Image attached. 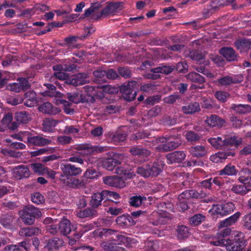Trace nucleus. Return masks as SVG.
Returning a JSON list of instances; mask_svg holds the SVG:
<instances>
[{
    "instance_id": "11",
    "label": "nucleus",
    "mask_w": 251,
    "mask_h": 251,
    "mask_svg": "<svg viewBox=\"0 0 251 251\" xmlns=\"http://www.w3.org/2000/svg\"><path fill=\"white\" fill-rule=\"evenodd\" d=\"M27 141L29 145L39 147L48 145L51 142L50 140L45 138L40 135L28 136L27 138Z\"/></svg>"
},
{
    "instance_id": "61",
    "label": "nucleus",
    "mask_w": 251,
    "mask_h": 251,
    "mask_svg": "<svg viewBox=\"0 0 251 251\" xmlns=\"http://www.w3.org/2000/svg\"><path fill=\"white\" fill-rule=\"evenodd\" d=\"M215 97L222 102H225L229 97V94L226 92L218 91L215 94Z\"/></svg>"
},
{
    "instance_id": "19",
    "label": "nucleus",
    "mask_w": 251,
    "mask_h": 251,
    "mask_svg": "<svg viewBox=\"0 0 251 251\" xmlns=\"http://www.w3.org/2000/svg\"><path fill=\"white\" fill-rule=\"evenodd\" d=\"M40 232L39 228L33 226L21 228L19 232V235L24 238H28L38 235Z\"/></svg>"
},
{
    "instance_id": "9",
    "label": "nucleus",
    "mask_w": 251,
    "mask_h": 251,
    "mask_svg": "<svg viewBox=\"0 0 251 251\" xmlns=\"http://www.w3.org/2000/svg\"><path fill=\"white\" fill-rule=\"evenodd\" d=\"M101 6V3L99 2L92 3L89 8L85 10L83 14L84 17H88L92 15V18L96 20H98L101 17H104V15H100L101 11L100 12L99 11Z\"/></svg>"
},
{
    "instance_id": "29",
    "label": "nucleus",
    "mask_w": 251,
    "mask_h": 251,
    "mask_svg": "<svg viewBox=\"0 0 251 251\" xmlns=\"http://www.w3.org/2000/svg\"><path fill=\"white\" fill-rule=\"evenodd\" d=\"M100 247L103 251H126L125 248L118 246L116 243L108 242H102Z\"/></svg>"
},
{
    "instance_id": "8",
    "label": "nucleus",
    "mask_w": 251,
    "mask_h": 251,
    "mask_svg": "<svg viewBox=\"0 0 251 251\" xmlns=\"http://www.w3.org/2000/svg\"><path fill=\"white\" fill-rule=\"evenodd\" d=\"M235 209V205L232 202H227L220 204L214 205L212 210L213 214L225 216L230 214Z\"/></svg>"
},
{
    "instance_id": "54",
    "label": "nucleus",
    "mask_w": 251,
    "mask_h": 251,
    "mask_svg": "<svg viewBox=\"0 0 251 251\" xmlns=\"http://www.w3.org/2000/svg\"><path fill=\"white\" fill-rule=\"evenodd\" d=\"M119 74L125 78H129L131 77V71L127 67H120L118 69Z\"/></svg>"
},
{
    "instance_id": "46",
    "label": "nucleus",
    "mask_w": 251,
    "mask_h": 251,
    "mask_svg": "<svg viewBox=\"0 0 251 251\" xmlns=\"http://www.w3.org/2000/svg\"><path fill=\"white\" fill-rule=\"evenodd\" d=\"M185 136L187 141L191 143L196 142L201 139L200 134L191 130L186 131Z\"/></svg>"
},
{
    "instance_id": "52",
    "label": "nucleus",
    "mask_w": 251,
    "mask_h": 251,
    "mask_svg": "<svg viewBox=\"0 0 251 251\" xmlns=\"http://www.w3.org/2000/svg\"><path fill=\"white\" fill-rule=\"evenodd\" d=\"M126 138V135L123 132L117 131L113 134L111 139L115 143L124 141Z\"/></svg>"
},
{
    "instance_id": "18",
    "label": "nucleus",
    "mask_w": 251,
    "mask_h": 251,
    "mask_svg": "<svg viewBox=\"0 0 251 251\" xmlns=\"http://www.w3.org/2000/svg\"><path fill=\"white\" fill-rule=\"evenodd\" d=\"M111 240L117 242L118 244H125L128 248L132 247L137 243L136 240L134 238L117 234H116V238L111 237Z\"/></svg>"
},
{
    "instance_id": "32",
    "label": "nucleus",
    "mask_w": 251,
    "mask_h": 251,
    "mask_svg": "<svg viewBox=\"0 0 251 251\" xmlns=\"http://www.w3.org/2000/svg\"><path fill=\"white\" fill-rule=\"evenodd\" d=\"M14 118L18 123L23 124H26L31 120L29 114L26 111L15 113Z\"/></svg>"
},
{
    "instance_id": "42",
    "label": "nucleus",
    "mask_w": 251,
    "mask_h": 251,
    "mask_svg": "<svg viewBox=\"0 0 251 251\" xmlns=\"http://www.w3.org/2000/svg\"><path fill=\"white\" fill-rule=\"evenodd\" d=\"M196 195L197 194L195 193V190H186L178 195V200H183L188 202V201L190 198L196 197Z\"/></svg>"
},
{
    "instance_id": "36",
    "label": "nucleus",
    "mask_w": 251,
    "mask_h": 251,
    "mask_svg": "<svg viewBox=\"0 0 251 251\" xmlns=\"http://www.w3.org/2000/svg\"><path fill=\"white\" fill-rule=\"evenodd\" d=\"M186 76L188 80L199 84H203L205 81V78L203 76L195 72L189 73Z\"/></svg>"
},
{
    "instance_id": "5",
    "label": "nucleus",
    "mask_w": 251,
    "mask_h": 251,
    "mask_svg": "<svg viewBox=\"0 0 251 251\" xmlns=\"http://www.w3.org/2000/svg\"><path fill=\"white\" fill-rule=\"evenodd\" d=\"M163 170L161 163L154 162L150 163L145 166L138 167L136 173L144 177L156 176Z\"/></svg>"
},
{
    "instance_id": "1",
    "label": "nucleus",
    "mask_w": 251,
    "mask_h": 251,
    "mask_svg": "<svg viewBox=\"0 0 251 251\" xmlns=\"http://www.w3.org/2000/svg\"><path fill=\"white\" fill-rule=\"evenodd\" d=\"M61 170L62 173L60 180L66 185L73 188H79L85 186L86 182L83 179L75 177L82 173L80 168L71 164H62Z\"/></svg>"
},
{
    "instance_id": "56",
    "label": "nucleus",
    "mask_w": 251,
    "mask_h": 251,
    "mask_svg": "<svg viewBox=\"0 0 251 251\" xmlns=\"http://www.w3.org/2000/svg\"><path fill=\"white\" fill-rule=\"evenodd\" d=\"M161 100V96L157 95L155 96H150L148 97L145 100L144 102L147 105H153L155 103H157Z\"/></svg>"
},
{
    "instance_id": "35",
    "label": "nucleus",
    "mask_w": 251,
    "mask_h": 251,
    "mask_svg": "<svg viewBox=\"0 0 251 251\" xmlns=\"http://www.w3.org/2000/svg\"><path fill=\"white\" fill-rule=\"evenodd\" d=\"M235 45L240 52H246L250 49L251 42L248 39H240L235 42Z\"/></svg>"
},
{
    "instance_id": "58",
    "label": "nucleus",
    "mask_w": 251,
    "mask_h": 251,
    "mask_svg": "<svg viewBox=\"0 0 251 251\" xmlns=\"http://www.w3.org/2000/svg\"><path fill=\"white\" fill-rule=\"evenodd\" d=\"M32 201L36 204H39L45 201L44 197L39 193H35L31 196Z\"/></svg>"
},
{
    "instance_id": "6",
    "label": "nucleus",
    "mask_w": 251,
    "mask_h": 251,
    "mask_svg": "<svg viewBox=\"0 0 251 251\" xmlns=\"http://www.w3.org/2000/svg\"><path fill=\"white\" fill-rule=\"evenodd\" d=\"M115 173L121 176H115L114 187L120 188H124L126 186V180L131 178L135 176L131 170L121 166H118L116 168Z\"/></svg>"
},
{
    "instance_id": "10",
    "label": "nucleus",
    "mask_w": 251,
    "mask_h": 251,
    "mask_svg": "<svg viewBox=\"0 0 251 251\" xmlns=\"http://www.w3.org/2000/svg\"><path fill=\"white\" fill-rule=\"evenodd\" d=\"M13 176L17 179H22L29 177L30 172L26 165H19L15 167L12 170Z\"/></svg>"
},
{
    "instance_id": "17",
    "label": "nucleus",
    "mask_w": 251,
    "mask_h": 251,
    "mask_svg": "<svg viewBox=\"0 0 251 251\" xmlns=\"http://www.w3.org/2000/svg\"><path fill=\"white\" fill-rule=\"evenodd\" d=\"M105 199L103 191L100 193H94L91 197L89 205L94 209L98 208L101 205L102 201H106Z\"/></svg>"
},
{
    "instance_id": "3",
    "label": "nucleus",
    "mask_w": 251,
    "mask_h": 251,
    "mask_svg": "<svg viewBox=\"0 0 251 251\" xmlns=\"http://www.w3.org/2000/svg\"><path fill=\"white\" fill-rule=\"evenodd\" d=\"M180 134L166 135L165 137L158 138L156 141L158 145L156 149L161 152L173 151L177 148L181 144Z\"/></svg>"
},
{
    "instance_id": "16",
    "label": "nucleus",
    "mask_w": 251,
    "mask_h": 251,
    "mask_svg": "<svg viewBox=\"0 0 251 251\" xmlns=\"http://www.w3.org/2000/svg\"><path fill=\"white\" fill-rule=\"evenodd\" d=\"M185 157L186 154L184 151H175L166 155L168 163L169 164L180 163Z\"/></svg>"
},
{
    "instance_id": "21",
    "label": "nucleus",
    "mask_w": 251,
    "mask_h": 251,
    "mask_svg": "<svg viewBox=\"0 0 251 251\" xmlns=\"http://www.w3.org/2000/svg\"><path fill=\"white\" fill-rule=\"evenodd\" d=\"M190 154L198 158L203 157L206 155L207 150L203 145H196L191 147L189 149Z\"/></svg>"
},
{
    "instance_id": "2",
    "label": "nucleus",
    "mask_w": 251,
    "mask_h": 251,
    "mask_svg": "<svg viewBox=\"0 0 251 251\" xmlns=\"http://www.w3.org/2000/svg\"><path fill=\"white\" fill-rule=\"evenodd\" d=\"M246 240L243 232H237L233 240L221 239L212 242L214 246L225 247L228 251H243L247 245Z\"/></svg>"
},
{
    "instance_id": "30",
    "label": "nucleus",
    "mask_w": 251,
    "mask_h": 251,
    "mask_svg": "<svg viewBox=\"0 0 251 251\" xmlns=\"http://www.w3.org/2000/svg\"><path fill=\"white\" fill-rule=\"evenodd\" d=\"M219 175L221 176H236L239 173L235 166L231 164L226 165L225 167L220 170Z\"/></svg>"
},
{
    "instance_id": "50",
    "label": "nucleus",
    "mask_w": 251,
    "mask_h": 251,
    "mask_svg": "<svg viewBox=\"0 0 251 251\" xmlns=\"http://www.w3.org/2000/svg\"><path fill=\"white\" fill-rule=\"evenodd\" d=\"M205 217L201 214H197L190 218V223L194 226H198L205 220Z\"/></svg>"
},
{
    "instance_id": "7",
    "label": "nucleus",
    "mask_w": 251,
    "mask_h": 251,
    "mask_svg": "<svg viewBox=\"0 0 251 251\" xmlns=\"http://www.w3.org/2000/svg\"><path fill=\"white\" fill-rule=\"evenodd\" d=\"M137 82L134 80L129 81L127 85L120 87V92L124 95V99L127 101L134 100L137 95Z\"/></svg>"
},
{
    "instance_id": "57",
    "label": "nucleus",
    "mask_w": 251,
    "mask_h": 251,
    "mask_svg": "<svg viewBox=\"0 0 251 251\" xmlns=\"http://www.w3.org/2000/svg\"><path fill=\"white\" fill-rule=\"evenodd\" d=\"M99 176V173L94 169H88L84 174V176L89 179L96 178Z\"/></svg>"
},
{
    "instance_id": "48",
    "label": "nucleus",
    "mask_w": 251,
    "mask_h": 251,
    "mask_svg": "<svg viewBox=\"0 0 251 251\" xmlns=\"http://www.w3.org/2000/svg\"><path fill=\"white\" fill-rule=\"evenodd\" d=\"M163 123L167 126H174L178 123L177 116L175 115L172 117L169 115H165L163 118Z\"/></svg>"
},
{
    "instance_id": "39",
    "label": "nucleus",
    "mask_w": 251,
    "mask_h": 251,
    "mask_svg": "<svg viewBox=\"0 0 251 251\" xmlns=\"http://www.w3.org/2000/svg\"><path fill=\"white\" fill-rule=\"evenodd\" d=\"M112 157L114 159L115 164H116V166L119 165H123L124 167H122L123 168H126L127 169H128V168L126 167L127 166V164H126L127 159V156L124 154L115 153L113 154Z\"/></svg>"
},
{
    "instance_id": "41",
    "label": "nucleus",
    "mask_w": 251,
    "mask_h": 251,
    "mask_svg": "<svg viewBox=\"0 0 251 251\" xmlns=\"http://www.w3.org/2000/svg\"><path fill=\"white\" fill-rule=\"evenodd\" d=\"M101 166L108 171H112L116 167L113 157L103 158L101 160Z\"/></svg>"
},
{
    "instance_id": "4",
    "label": "nucleus",
    "mask_w": 251,
    "mask_h": 251,
    "mask_svg": "<svg viewBox=\"0 0 251 251\" xmlns=\"http://www.w3.org/2000/svg\"><path fill=\"white\" fill-rule=\"evenodd\" d=\"M19 214L23 223L27 225H33L35 219L42 216L40 210L32 205L25 206L23 210L19 212Z\"/></svg>"
},
{
    "instance_id": "47",
    "label": "nucleus",
    "mask_w": 251,
    "mask_h": 251,
    "mask_svg": "<svg viewBox=\"0 0 251 251\" xmlns=\"http://www.w3.org/2000/svg\"><path fill=\"white\" fill-rule=\"evenodd\" d=\"M231 190L233 193L240 195H244L249 191L244 185H233Z\"/></svg>"
},
{
    "instance_id": "51",
    "label": "nucleus",
    "mask_w": 251,
    "mask_h": 251,
    "mask_svg": "<svg viewBox=\"0 0 251 251\" xmlns=\"http://www.w3.org/2000/svg\"><path fill=\"white\" fill-rule=\"evenodd\" d=\"M188 56L193 60L199 61L202 59L204 55L201 51L194 50L189 51Z\"/></svg>"
},
{
    "instance_id": "62",
    "label": "nucleus",
    "mask_w": 251,
    "mask_h": 251,
    "mask_svg": "<svg viewBox=\"0 0 251 251\" xmlns=\"http://www.w3.org/2000/svg\"><path fill=\"white\" fill-rule=\"evenodd\" d=\"M17 81L19 83V85L23 91H25L30 87L29 82L25 78H19L17 79Z\"/></svg>"
},
{
    "instance_id": "43",
    "label": "nucleus",
    "mask_w": 251,
    "mask_h": 251,
    "mask_svg": "<svg viewBox=\"0 0 251 251\" xmlns=\"http://www.w3.org/2000/svg\"><path fill=\"white\" fill-rule=\"evenodd\" d=\"M65 98L69 100V101L74 102L75 103H78L81 102L82 99V94L79 95L77 93H68L64 95Z\"/></svg>"
},
{
    "instance_id": "22",
    "label": "nucleus",
    "mask_w": 251,
    "mask_h": 251,
    "mask_svg": "<svg viewBox=\"0 0 251 251\" xmlns=\"http://www.w3.org/2000/svg\"><path fill=\"white\" fill-rule=\"evenodd\" d=\"M241 216L240 212H237L234 214L231 215L225 220L221 221L219 224V228H222L225 227L230 226L237 222Z\"/></svg>"
},
{
    "instance_id": "64",
    "label": "nucleus",
    "mask_w": 251,
    "mask_h": 251,
    "mask_svg": "<svg viewBox=\"0 0 251 251\" xmlns=\"http://www.w3.org/2000/svg\"><path fill=\"white\" fill-rule=\"evenodd\" d=\"M243 224L247 229L251 230V213L246 214L243 218Z\"/></svg>"
},
{
    "instance_id": "40",
    "label": "nucleus",
    "mask_w": 251,
    "mask_h": 251,
    "mask_svg": "<svg viewBox=\"0 0 251 251\" xmlns=\"http://www.w3.org/2000/svg\"><path fill=\"white\" fill-rule=\"evenodd\" d=\"M97 212L95 209L90 207L84 209L77 212L76 216L80 218H85L89 217L96 216Z\"/></svg>"
},
{
    "instance_id": "63",
    "label": "nucleus",
    "mask_w": 251,
    "mask_h": 251,
    "mask_svg": "<svg viewBox=\"0 0 251 251\" xmlns=\"http://www.w3.org/2000/svg\"><path fill=\"white\" fill-rule=\"evenodd\" d=\"M57 141L60 145H65L70 144L72 141V138L65 135L59 136Z\"/></svg>"
},
{
    "instance_id": "37",
    "label": "nucleus",
    "mask_w": 251,
    "mask_h": 251,
    "mask_svg": "<svg viewBox=\"0 0 251 251\" xmlns=\"http://www.w3.org/2000/svg\"><path fill=\"white\" fill-rule=\"evenodd\" d=\"M58 123V121L51 118H46L43 122V130L46 132H50Z\"/></svg>"
},
{
    "instance_id": "15",
    "label": "nucleus",
    "mask_w": 251,
    "mask_h": 251,
    "mask_svg": "<svg viewBox=\"0 0 251 251\" xmlns=\"http://www.w3.org/2000/svg\"><path fill=\"white\" fill-rule=\"evenodd\" d=\"M123 4L122 2L109 3L101 11L100 15L106 17L109 14L118 12L122 10Z\"/></svg>"
},
{
    "instance_id": "59",
    "label": "nucleus",
    "mask_w": 251,
    "mask_h": 251,
    "mask_svg": "<svg viewBox=\"0 0 251 251\" xmlns=\"http://www.w3.org/2000/svg\"><path fill=\"white\" fill-rule=\"evenodd\" d=\"M129 217V216H126L124 215L120 216L117 218L116 222L120 226H126L129 222V220L128 218Z\"/></svg>"
},
{
    "instance_id": "28",
    "label": "nucleus",
    "mask_w": 251,
    "mask_h": 251,
    "mask_svg": "<svg viewBox=\"0 0 251 251\" xmlns=\"http://www.w3.org/2000/svg\"><path fill=\"white\" fill-rule=\"evenodd\" d=\"M129 152L133 156H139L141 157H148L151 155V151L143 148H139L138 146L131 147Z\"/></svg>"
},
{
    "instance_id": "53",
    "label": "nucleus",
    "mask_w": 251,
    "mask_h": 251,
    "mask_svg": "<svg viewBox=\"0 0 251 251\" xmlns=\"http://www.w3.org/2000/svg\"><path fill=\"white\" fill-rule=\"evenodd\" d=\"M103 194L104 195L105 201H113L111 198L114 200H118L120 198L119 194L116 192L110 191L108 190H103Z\"/></svg>"
},
{
    "instance_id": "34",
    "label": "nucleus",
    "mask_w": 251,
    "mask_h": 251,
    "mask_svg": "<svg viewBox=\"0 0 251 251\" xmlns=\"http://www.w3.org/2000/svg\"><path fill=\"white\" fill-rule=\"evenodd\" d=\"M147 201V198L143 196L135 195L130 197L129 203L131 206L138 207Z\"/></svg>"
},
{
    "instance_id": "45",
    "label": "nucleus",
    "mask_w": 251,
    "mask_h": 251,
    "mask_svg": "<svg viewBox=\"0 0 251 251\" xmlns=\"http://www.w3.org/2000/svg\"><path fill=\"white\" fill-rule=\"evenodd\" d=\"M177 232V236L179 239H183L187 238L189 234L188 228L183 225L178 226Z\"/></svg>"
},
{
    "instance_id": "60",
    "label": "nucleus",
    "mask_w": 251,
    "mask_h": 251,
    "mask_svg": "<svg viewBox=\"0 0 251 251\" xmlns=\"http://www.w3.org/2000/svg\"><path fill=\"white\" fill-rule=\"evenodd\" d=\"M102 91L104 93L113 94H116L118 92V89L116 87H113L111 85H104L101 86Z\"/></svg>"
},
{
    "instance_id": "20",
    "label": "nucleus",
    "mask_w": 251,
    "mask_h": 251,
    "mask_svg": "<svg viewBox=\"0 0 251 251\" xmlns=\"http://www.w3.org/2000/svg\"><path fill=\"white\" fill-rule=\"evenodd\" d=\"M72 228L70 221L67 219L63 218L58 224V231L61 235L66 236L70 233Z\"/></svg>"
},
{
    "instance_id": "49",
    "label": "nucleus",
    "mask_w": 251,
    "mask_h": 251,
    "mask_svg": "<svg viewBox=\"0 0 251 251\" xmlns=\"http://www.w3.org/2000/svg\"><path fill=\"white\" fill-rule=\"evenodd\" d=\"M30 168L34 173L39 175H43L46 167L42 164L35 163L31 164Z\"/></svg>"
},
{
    "instance_id": "14",
    "label": "nucleus",
    "mask_w": 251,
    "mask_h": 251,
    "mask_svg": "<svg viewBox=\"0 0 251 251\" xmlns=\"http://www.w3.org/2000/svg\"><path fill=\"white\" fill-rule=\"evenodd\" d=\"M63 241L57 237L50 239L44 246V250L48 251H57L63 244Z\"/></svg>"
},
{
    "instance_id": "38",
    "label": "nucleus",
    "mask_w": 251,
    "mask_h": 251,
    "mask_svg": "<svg viewBox=\"0 0 251 251\" xmlns=\"http://www.w3.org/2000/svg\"><path fill=\"white\" fill-rule=\"evenodd\" d=\"M25 104L28 107L33 106L37 103L36 94L34 91H28L25 94Z\"/></svg>"
},
{
    "instance_id": "23",
    "label": "nucleus",
    "mask_w": 251,
    "mask_h": 251,
    "mask_svg": "<svg viewBox=\"0 0 251 251\" xmlns=\"http://www.w3.org/2000/svg\"><path fill=\"white\" fill-rule=\"evenodd\" d=\"M242 138L240 137L237 136H228L224 135V147L228 146L238 147L242 144Z\"/></svg>"
},
{
    "instance_id": "44",
    "label": "nucleus",
    "mask_w": 251,
    "mask_h": 251,
    "mask_svg": "<svg viewBox=\"0 0 251 251\" xmlns=\"http://www.w3.org/2000/svg\"><path fill=\"white\" fill-rule=\"evenodd\" d=\"M15 218L13 215L4 214L2 215L0 218V223L4 227H10Z\"/></svg>"
},
{
    "instance_id": "31",
    "label": "nucleus",
    "mask_w": 251,
    "mask_h": 251,
    "mask_svg": "<svg viewBox=\"0 0 251 251\" xmlns=\"http://www.w3.org/2000/svg\"><path fill=\"white\" fill-rule=\"evenodd\" d=\"M207 141L215 149L221 150L224 148V135L208 138Z\"/></svg>"
},
{
    "instance_id": "27",
    "label": "nucleus",
    "mask_w": 251,
    "mask_h": 251,
    "mask_svg": "<svg viewBox=\"0 0 251 251\" xmlns=\"http://www.w3.org/2000/svg\"><path fill=\"white\" fill-rule=\"evenodd\" d=\"M219 53L228 61H234L236 59L235 52L231 48H222L220 50Z\"/></svg>"
},
{
    "instance_id": "24",
    "label": "nucleus",
    "mask_w": 251,
    "mask_h": 251,
    "mask_svg": "<svg viewBox=\"0 0 251 251\" xmlns=\"http://www.w3.org/2000/svg\"><path fill=\"white\" fill-rule=\"evenodd\" d=\"M39 110L45 114L54 115L60 112L59 108L53 107L52 104L49 102H44L38 108Z\"/></svg>"
},
{
    "instance_id": "12",
    "label": "nucleus",
    "mask_w": 251,
    "mask_h": 251,
    "mask_svg": "<svg viewBox=\"0 0 251 251\" xmlns=\"http://www.w3.org/2000/svg\"><path fill=\"white\" fill-rule=\"evenodd\" d=\"M87 74L85 73H79L74 75L72 78L66 80L68 84L72 85L75 86L82 85L87 83Z\"/></svg>"
},
{
    "instance_id": "55",
    "label": "nucleus",
    "mask_w": 251,
    "mask_h": 251,
    "mask_svg": "<svg viewBox=\"0 0 251 251\" xmlns=\"http://www.w3.org/2000/svg\"><path fill=\"white\" fill-rule=\"evenodd\" d=\"M144 249L147 251H154L158 249V245L155 242L147 240L145 242Z\"/></svg>"
},
{
    "instance_id": "13",
    "label": "nucleus",
    "mask_w": 251,
    "mask_h": 251,
    "mask_svg": "<svg viewBox=\"0 0 251 251\" xmlns=\"http://www.w3.org/2000/svg\"><path fill=\"white\" fill-rule=\"evenodd\" d=\"M204 122L209 126L218 127H221L226 124V121L224 119L215 114L207 117Z\"/></svg>"
},
{
    "instance_id": "26",
    "label": "nucleus",
    "mask_w": 251,
    "mask_h": 251,
    "mask_svg": "<svg viewBox=\"0 0 251 251\" xmlns=\"http://www.w3.org/2000/svg\"><path fill=\"white\" fill-rule=\"evenodd\" d=\"M230 109L239 114H245L251 112V106L249 104L233 103Z\"/></svg>"
},
{
    "instance_id": "33",
    "label": "nucleus",
    "mask_w": 251,
    "mask_h": 251,
    "mask_svg": "<svg viewBox=\"0 0 251 251\" xmlns=\"http://www.w3.org/2000/svg\"><path fill=\"white\" fill-rule=\"evenodd\" d=\"M238 181L242 183H248L251 181V173L250 169L245 168H242L239 172Z\"/></svg>"
},
{
    "instance_id": "25",
    "label": "nucleus",
    "mask_w": 251,
    "mask_h": 251,
    "mask_svg": "<svg viewBox=\"0 0 251 251\" xmlns=\"http://www.w3.org/2000/svg\"><path fill=\"white\" fill-rule=\"evenodd\" d=\"M182 111L185 114H193L201 111L200 105L198 102H190L182 107Z\"/></svg>"
}]
</instances>
